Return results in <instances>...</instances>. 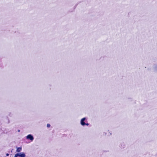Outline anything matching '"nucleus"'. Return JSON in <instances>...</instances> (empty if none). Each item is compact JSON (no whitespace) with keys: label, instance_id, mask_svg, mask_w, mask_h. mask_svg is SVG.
Listing matches in <instances>:
<instances>
[{"label":"nucleus","instance_id":"nucleus-1","mask_svg":"<svg viewBox=\"0 0 157 157\" xmlns=\"http://www.w3.org/2000/svg\"><path fill=\"white\" fill-rule=\"evenodd\" d=\"M26 155L23 152L18 153L15 154L14 157H25Z\"/></svg>","mask_w":157,"mask_h":157},{"label":"nucleus","instance_id":"nucleus-2","mask_svg":"<svg viewBox=\"0 0 157 157\" xmlns=\"http://www.w3.org/2000/svg\"><path fill=\"white\" fill-rule=\"evenodd\" d=\"M86 120V118L85 117L81 119L80 121V124L82 125L83 126L85 125H86L87 126H88L89 125L88 123H85V121Z\"/></svg>","mask_w":157,"mask_h":157},{"label":"nucleus","instance_id":"nucleus-3","mask_svg":"<svg viewBox=\"0 0 157 157\" xmlns=\"http://www.w3.org/2000/svg\"><path fill=\"white\" fill-rule=\"evenodd\" d=\"M26 138L27 139L30 140L31 141H33L34 139L33 136L31 134L28 135L26 136Z\"/></svg>","mask_w":157,"mask_h":157},{"label":"nucleus","instance_id":"nucleus-4","mask_svg":"<svg viewBox=\"0 0 157 157\" xmlns=\"http://www.w3.org/2000/svg\"><path fill=\"white\" fill-rule=\"evenodd\" d=\"M22 150V148L21 147H17V149L16 150V152H17L20 153Z\"/></svg>","mask_w":157,"mask_h":157},{"label":"nucleus","instance_id":"nucleus-5","mask_svg":"<svg viewBox=\"0 0 157 157\" xmlns=\"http://www.w3.org/2000/svg\"><path fill=\"white\" fill-rule=\"evenodd\" d=\"M50 124H48L47 125V126L48 128H49L50 127Z\"/></svg>","mask_w":157,"mask_h":157},{"label":"nucleus","instance_id":"nucleus-6","mask_svg":"<svg viewBox=\"0 0 157 157\" xmlns=\"http://www.w3.org/2000/svg\"><path fill=\"white\" fill-rule=\"evenodd\" d=\"M9 154H8V153H7V154H6V156H9Z\"/></svg>","mask_w":157,"mask_h":157},{"label":"nucleus","instance_id":"nucleus-7","mask_svg":"<svg viewBox=\"0 0 157 157\" xmlns=\"http://www.w3.org/2000/svg\"><path fill=\"white\" fill-rule=\"evenodd\" d=\"M18 131V132H20V130H19Z\"/></svg>","mask_w":157,"mask_h":157}]
</instances>
